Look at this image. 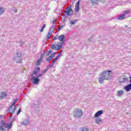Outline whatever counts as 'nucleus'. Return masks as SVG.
I'll list each match as a JSON object with an SVG mask.
<instances>
[{
	"label": "nucleus",
	"mask_w": 131,
	"mask_h": 131,
	"mask_svg": "<svg viewBox=\"0 0 131 131\" xmlns=\"http://www.w3.org/2000/svg\"><path fill=\"white\" fill-rule=\"evenodd\" d=\"M52 53H53V51H52V50L48 51L46 53V55H47V56H49V55H51V54H52Z\"/></svg>",
	"instance_id": "nucleus-28"
},
{
	"label": "nucleus",
	"mask_w": 131,
	"mask_h": 131,
	"mask_svg": "<svg viewBox=\"0 0 131 131\" xmlns=\"http://www.w3.org/2000/svg\"><path fill=\"white\" fill-rule=\"evenodd\" d=\"M0 130H5V128H4V126L3 125H0Z\"/></svg>",
	"instance_id": "nucleus-31"
},
{
	"label": "nucleus",
	"mask_w": 131,
	"mask_h": 131,
	"mask_svg": "<svg viewBox=\"0 0 131 131\" xmlns=\"http://www.w3.org/2000/svg\"><path fill=\"white\" fill-rule=\"evenodd\" d=\"M18 100H19V99H18V98H16V99H15L14 100V101H13V102L12 103V105H10V106H9V107L8 108V112H10L12 110V108H13V106H15V105H16V103H17V102H18Z\"/></svg>",
	"instance_id": "nucleus-7"
},
{
	"label": "nucleus",
	"mask_w": 131,
	"mask_h": 131,
	"mask_svg": "<svg viewBox=\"0 0 131 131\" xmlns=\"http://www.w3.org/2000/svg\"><path fill=\"white\" fill-rule=\"evenodd\" d=\"M95 121L96 123H97V124H99V123H100V122H103V120L101 119V118L98 117V118H96L95 119Z\"/></svg>",
	"instance_id": "nucleus-17"
},
{
	"label": "nucleus",
	"mask_w": 131,
	"mask_h": 131,
	"mask_svg": "<svg viewBox=\"0 0 131 131\" xmlns=\"http://www.w3.org/2000/svg\"><path fill=\"white\" fill-rule=\"evenodd\" d=\"M17 63H21V62L20 61H18V62H17Z\"/></svg>",
	"instance_id": "nucleus-53"
},
{
	"label": "nucleus",
	"mask_w": 131,
	"mask_h": 131,
	"mask_svg": "<svg viewBox=\"0 0 131 131\" xmlns=\"http://www.w3.org/2000/svg\"><path fill=\"white\" fill-rule=\"evenodd\" d=\"M29 123V120L27 119L25 120L23 122V124H24V125H27V124H28Z\"/></svg>",
	"instance_id": "nucleus-22"
},
{
	"label": "nucleus",
	"mask_w": 131,
	"mask_h": 131,
	"mask_svg": "<svg viewBox=\"0 0 131 131\" xmlns=\"http://www.w3.org/2000/svg\"><path fill=\"white\" fill-rule=\"evenodd\" d=\"M41 59H38V60H37V63H38L39 64H40V63H41Z\"/></svg>",
	"instance_id": "nucleus-39"
},
{
	"label": "nucleus",
	"mask_w": 131,
	"mask_h": 131,
	"mask_svg": "<svg viewBox=\"0 0 131 131\" xmlns=\"http://www.w3.org/2000/svg\"><path fill=\"white\" fill-rule=\"evenodd\" d=\"M15 119L14 118L12 120V121L10 122L11 124H13V123L14 122V121H15Z\"/></svg>",
	"instance_id": "nucleus-42"
},
{
	"label": "nucleus",
	"mask_w": 131,
	"mask_h": 131,
	"mask_svg": "<svg viewBox=\"0 0 131 131\" xmlns=\"http://www.w3.org/2000/svg\"><path fill=\"white\" fill-rule=\"evenodd\" d=\"M53 39L54 40L59 39V36H56L55 37H54Z\"/></svg>",
	"instance_id": "nucleus-40"
},
{
	"label": "nucleus",
	"mask_w": 131,
	"mask_h": 131,
	"mask_svg": "<svg viewBox=\"0 0 131 131\" xmlns=\"http://www.w3.org/2000/svg\"><path fill=\"white\" fill-rule=\"evenodd\" d=\"M42 59H43V54H41L40 55V60H42Z\"/></svg>",
	"instance_id": "nucleus-36"
},
{
	"label": "nucleus",
	"mask_w": 131,
	"mask_h": 131,
	"mask_svg": "<svg viewBox=\"0 0 131 131\" xmlns=\"http://www.w3.org/2000/svg\"><path fill=\"white\" fill-rule=\"evenodd\" d=\"M48 69H45V70L43 71L42 74H45V73H46L47 71H48Z\"/></svg>",
	"instance_id": "nucleus-41"
},
{
	"label": "nucleus",
	"mask_w": 131,
	"mask_h": 131,
	"mask_svg": "<svg viewBox=\"0 0 131 131\" xmlns=\"http://www.w3.org/2000/svg\"><path fill=\"white\" fill-rule=\"evenodd\" d=\"M63 27H64V26H61L58 29V31H60V30H61V29H62V28H63Z\"/></svg>",
	"instance_id": "nucleus-38"
},
{
	"label": "nucleus",
	"mask_w": 131,
	"mask_h": 131,
	"mask_svg": "<svg viewBox=\"0 0 131 131\" xmlns=\"http://www.w3.org/2000/svg\"><path fill=\"white\" fill-rule=\"evenodd\" d=\"M82 116V111L81 109L75 108L74 110V118H80Z\"/></svg>",
	"instance_id": "nucleus-2"
},
{
	"label": "nucleus",
	"mask_w": 131,
	"mask_h": 131,
	"mask_svg": "<svg viewBox=\"0 0 131 131\" xmlns=\"http://www.w3.org/2000/svg\"><path fill=\"white\" fill-rule=\"evenodd\" d=\"M19 42H20V46H23V41H22V40H19Z\"/></svg>",
	"instance_id": "nucleus-43"
},
{
	"label": "nucleus",
	"mask_w": 131,
	"mask_h": 131,
	"mask_svg": "<svg viewBox=\"0 0 131 131\" xmlns=\"http://www.w3.org/2000/svg\"><path fill=\"white\" fill-rule=\"evenodd\" d=\"M80 3V1H78V2L76 4L75 6L79 7V4Z\"/></svg>",
	"instance_id": "nucleus-35"
},
{
	"label": "nucleus",
	"mask_w": 131,
	"mask_h": 131,
	"mask_svg": "<svg viewBox=\"0 0 131 131\" xmlns=\"http://www.w3.org/2000/svg\"><path fill=\"white\" fill-rule=\"evenodd\" d=\"M61 55H62V51L56 57V58L58 59L60 57H61Z\"/></svg>",
	"instance_id": "nucleus-30"
},
{
	"label": "nucleus",
	"mask_w": 131,
	"mask_h": 131,
	"mask_svg": "<svg viewBox=\"0 0 131 131\" xmlns=\"http://www.w3.org/2000/svg\"><path fill=\"white\" fill-rule=\"evenodd\" d=\"M56 22H57V20L56 19H54L53 21V24H56Z\"/></svg>",
	"instance_id": "nucleus-45"
},
{
	"label": "nucleus",
	"mask_w": 131,
	"mask_h": 131,
	"mask_svg": "<svg viewBox=\"0 0 131 131\" xmlns=\"http://www.w3.org/2000/svg\"><path fill=\"white\" fill-rule=\"evenodd\" d=\"M111 72H112V71L108 70L101 73V76L98 79L99 83H104V80H110V79H111L112 78Z\"/></svg>",
	"instance_id": "nucleus-1"
},
{
	"label": "nucleus",
	"mask_w": 131,
	"mask_h": 131,
	"mask_svg": "<svg viewBox=\"0 0 131 131\" xmlns=\"http://www.w3.org/2000/svg\"><path fill=\"white\" fill-rule=\"evenodd\" d=\"M33 80L32 83L34 84H38L39 83V81H40V79H38L37 77H35V76H33L32 78Z\"/></svg>",
	"instance_id": "nucleus-6"
},
{
	"label": "nucleus",
	"mask_w": 131,
	"mask_h": 131,
	"mask_svg": "<svg viewBox=\"0 0 131 131\" xmlns=\"http://www.w3.org/2000/svg\"><path fill=\"white\" fill-rule=\"evenodd\" d=\"M52 36V32H49L47 36V39L48 40L50 39V37Z\"/></svg>",
	"instance_id": "nucleus-24"
},
{
	"label": "nucleus",
	"mask_w": 131,
	"mask_h": 131,
	"mask_svg": "<svg viewBox=\"0 0 131 131\" xmlns=\"http://www.w3.org/2000/svg\"><path fill=\"white\" fill-rule=\"evenodd\" d=\"M75 23H76V20H71L70 21V24H71V25H74V24H75Z\"/></svg>",
	"instance_id": "nucleus-27"
},
{
	"label": "nucleus",
	"mask_w": 131,
	"mask_h": 131,
	"mask_svg": "<svg viewBox=\"0 0 131 131\" xmlns=\"http://www.w3.org/2000/svg\"><path fill=\"white\" fill-rule=\"evenodd\" d=\"M43 74H39L36 77H37V78H39V77H41Z\"/></svg>",
	"instance_id": "nucleus-33"
},
{
	"label": "nucleus",
	"mask_w": 131,
	"mask_h": 131,
	"mask_svg": "<svg viewBox=\"0 0 131 131\" xmlns=\"http://www.w3.org/2000/svg\"><path fill=\"white\" fill-rule=\"evenodd\" d=\"M0 123L1 124V125H3V126H4V127H5V126L6 125V120H1L0 121Z\"/></svg>",
	"instance_id": "nucleus-21"
},
{
	"label": "nucleus",
	"mask_w": 131,
	"mask_h": 131,
	"mask_svg": "<svg viewBox=\"0 0 131 131\" xmlns=\"http://www.w3.org/2000/svg\"><path fill=\"white\" fill-rule=\"evenodd\" d=\"M54 63H53V62L51 63V64H50V65H49V66H48V67H47V68L49 69H50V68H52V67H53V64Z\"/></svg>",
	"instance_id": "nucleus-34"
},
{
	"label": "nucleus",
	"mask_w": 131,
	"mask_h": 131,
	"mask_svg": "<svg viewBox=\"0 0 131 131\" xmlns=\"http://www.w3.org/2000/svg\"><path fill=\"white\" fill-rule=\"evenodd\" d=\"M125 18H126V15H125V14H121L120 16L118 17V20H124Z\"/></svg>",
	"instance_id": "nucleus-16"
},
{
	"label": "nucleus",
	"mask_w": 131,
	"mask_h": 131,
	"mask_svg": "<svg viewBox=\"0 0 131 131\" xmlns=\"http://www.w3.org/2000/svg\"><path fill=\"white\" fill-rule=\"evenodd\" d=\"M40 31L41 32H42L43 31V29H42V28L41 29V30H40Z\"/></svg>",
	"instance_id": "nucleus-50"
},
{
	"label": "nucleus",
	"mask_w": 131,
	"mask_h": 131,
	"mask_svg": "<svg viewBox=\"0 0 131 131\" xmlns=\"http://www.w3.org/2000/svg\"><path fill=\"white\" fill-rule=\"evenodd\" d=\"M130 12H131V10L130 9H128V10L125 11L124 12L123 14H125V16H126V15L129 14V13H130Z\"/></svg>",
	"instance_id": "nucleus-20"
},
{
	"label": "nucleus",
	"mask_w": 131,
	"mask_h": 131,
	"mask_svg": "<svg viewBox=\"0 0 131 131\" xmlns=\"http://www.w3.org/2000/svg\"><path fill=\"white\" fill-rule=\"evenodd\" d=\"M12 125H13V124H11V123L9 122V123L5 124V126H4V127L8 128V130H10V129H11V128H12Z\"/></svg>",
	"instance_id": "nucleus-15"
},
{
	"label": "nucleus",
	"mask_w": 131,
	"mask_h": 131,
	"mask_svg": "<svg viewBox=\"0 0 131 131\" xmlns=\"http://www.w3.org/2000/svg\"><path fill=\"white\" fill-rule=\"evenodd\" d=\"M45 28H46V24H44L42 27V29H45Z\"/></svg>",
	"instance_id": "nucleus-46"
},
{
	"label": "nucleus",
	"mask_w": 131,
	"mask_h": 131,
	"mask_svg": "<svg viewBox=\"0 0 131 131\" xmlns=\"http://www.w3.org/2000/svg\"><path fill=\"white\" fill-rule=\"evenodd\" d=\"M7 96H8V94L6 93V92H1L0 95V100H3V99H5V98H6Z\"/></svg>",
	"instance_id": "nucleus-9"
},
{
	"label": "nucleus",
	"mask_w": 131,
	"mask_h": 131,
	"mask_svg": "<svg viewBox=\"0 0 131 131\" xmlns=\"http://www.w3.org/2000/svg\"><path fill=\"white\" fill-rule=\"evenodd\" d=\"M3 118H4V116L2 115H0V120L3 119Z\"/></svg>",
	"instance_id": "nucleus-47"
},
{
	"label": "nucleus",
	"mask_w": 131,
	"mask_h": 131,
	"mask_svg": "<svg viewBox=\"0 0 131 131\" xmlns=\"http://www.w3.org/2000/svg\"><path fill=\"white\" fill-rule=\"evenodd\" d=\"M58 59L55 57L52 61V64H55Z\"/></svg>",
	"instance_id": "nucleus-32"
},
{
	"label": "nucleus",
	"mask_w": 131,
	"mask_h": 131,
	"mask_svg": "<svg viewBox=\"0 0 131 131\" xmlns=\"http://www.w3.org/2000/svg\"><path fill=\"white\" fill-rule=\"evenodd\" d=\"M75 11L76 12H78V11H79V6H75Z\"/></svg>",
	"instance_id": "nucleus-29"
},
{
	"label": "nucleus",
	"mask_w": 131,
	"mask_h": 131,
	"mask_svg": "<svg viewBox=\"0 0 131 131\" xmlns=\"http://www.w3.org/2000/svg\"><path fill=\"white\" fill-rule=\"evenodd\" d=\"M58 40L61 41L59 43H62L63 46L64 43L66 41V37H65V35H64L63 34L60 35L58 36Z\"/></svg>",
	"instance_id": "nucleus-5"
},
{
	"label": "nucleus",
	"mask_w": 131,
	"mask_h": 131,
	"mask_svg": "<svg viewBox=\"0 0 131 131\" xmlns=\"http://www.w3.org/2000/svg\"><path fill=\"white\" fill-rule=\"evenodd\" d=\"M124 90L126 91V92H129L131 90V83L126 85L125 87H124Z\"/></svg>",
	"instance_id": "nucleus-14"
},
{
	"label": "nucleus",
	"mask_w": 131,
	"mask_h": 131,
	"mask_svg": "<svg viewBox=\"0 0 131 131\" xmlns=\"http://www.w3.org/2000/svg\"><path fill=\"white\" fill-rule=\"evenodd\" d=\"M11 11H12L13 13H17L18 9L15 8H13L11 9Z\"/></svg>",
	"instance_id": "nucleus-26"
},
{
	"label": "nucleus",
	"mask_w": 131,
	"mask_h": 131,
	"mask_svg": "<svg viewBox=\"0 0 131 131\" xmlns=\"http://www.w3.org/2000/svg\"><path fill=\"white\" fill-rule=\"evenodd\" d=\"M40 71V68L39 67L36 68L34 70V71L33 72V74H34V75H37L38 74V72Z\"/></svg>",
	"instance_id": "nucleus-12"
},
{
	"label": "nucleus",
	"mask_w": 131,
	"mask_h": 131,
	"mask_svg": "<svg viewBox=\"0 0 131 131\" xmlns=\"http://www.w3.org/2000/svg\"><path fill=\"white\" fill-rule=\"evenodd\" d=\"M72 6V5H70L68 8H67V11H64V13L68 16H71V15L73 14V10L71 9Z\"/></svg>",
	"instance_id": "nucleus-4"
},
{
	"label": "nucleus",
	"mask_w": 131,
	"mask_h": 131,
	"mask_svg": "<svg viewBox=\"0 0 131 131\" xmlns=\"http://www.w3.org/2000/svg\"><path fill=\"white\" fill-rule=\"evenodd\" d=\"M30 106L31 108H39V105H38V104H35V102H31L30 104Z\"/></svg>",
	"instance_id": "nucleus-10"
},
{
	"label": "nucleus",
	"mask_w": 131,
	"mask_h": 131,
	"mask_svg": "<svg viewBox=\"0 0 131 131\" xmlns=\"http://www.w3.org/2000/svg\"><path fill=\"white\" fill-rule=\"evenodd\" d=\"M124 94V92L122 90H119L118 91V97H121V96L123 95Z\"/></svg>",
	"instance_id": "nucleus-18"
},
{
	"label": "nucleus",
	"mask_w": 131,
	"mask_h": 131,
	"mask_svg": "<svg viewBox=\"0 0 131 131\" xmlns=\"http://www.w3.org/2000/svg\"><path fill=\"white\" fill-rule=\"evenodd\" d=\"M13 117V114H10V118H12V117Z\"/></svg>",
	"instance_id": "nucleus-49"
},
{
	"label": "nucleus",
	"mask_w": 131,
	"mask_h": 131,
	"mask_svg": "<svg viewBox=\"0 0 131 131\" xmlns=\"http://www.w3.org/2000/svg\"><path fill=\"white\" fill-rule=\"evenodd\" d=\"M55 26H53L52 27H51L50 28V31H49V32H51V33H52V32H54V31H55Z\"/></svg>",
	"instance_id": "nucleus-25"
},
{
	"label": "nucleus",
	"mask_w": 131,
	"mask_h": 131,
	"mask_svg": "<svg viewBox=\"0 0 131 131\" xmlns=\"http://www.w3.org/2000/svg\"><path fill=\"white\" fill-rule=\"evenodd\" d=\"M56 55H57V53L56 52H54L53 53H52V54L50 56L48 57L47 58H46V61L48 62L49 61H51V59H53V58H54V56H56Z\"/></svg>",
	"instance_id": "nucleus-11"
},
{
	"label": "nucleus",
	"mask_w": 131,
	"mask_h": 131,
	"mask_svg": "<svg viewBox=\"0 0 131 131\" xmlns=\"http://www.w3.org/2000/svg\"><path fill=\"white\" fill-rule=\"evenodd\" d=\"M127 81H128L127 78H123L121 80L120 82H121L122 83H125V82H127Z\"/></svg>",
	"instance_id": "nucleus-19"
},
{
	"label": "nucleus",
	"mask_w": 131,
	"mask_h": 131,
	"mask_svg": "<svg viewBox=\"0 0 131 131\" xmlns=\"http://www.w3.org/2000/svg\"><path fill=\"white\" fill-rule=\"evenodd\" d=\"M4 12H5V10H4V7H0V15L4 14Z\"/></svg>",
	"instance_id": "nucleus-23"
},
{
	"label": "nucleus",
	"mask_w": 131,
	"mask_h": 131,
	"mask_svg": "<svg viewBox=\"0 0 131 131\" xmlns=\"http://www.w3.org/2000/svg\"><path fill=\"white\" fill-rule=\"evenodd\" d=\"M91 39H92V38H89V41H92V40H91Z\"/></svg>",
	"instance_id": "nucleus-51"
},
{
	"label": "nucleus",
	"mask_w": 131,
	"mask_h": 131,
	"mask_svg": "<svg viewBox=\"0 0 131 131\" xmlns=\"http://www.w3.org/2000/svg\"><path fill=\"white\" fill-rule=\"evenodd\" d=\"M20 112H21V108H20L17 112V115H19L20 114Z\"/></svg>",
	"instance_id": "nucleus-37"
},
{
	"label": "nucleus",
	"mask_w": 131,
	"mask_h": 131,
	"mask_svg": "<svg viewBox=\"0 0 131 131\" xmlns=\"http://www.w3.org/2000/svg\"><path fill=\"white\" fill-rule=\"evenodd\" d=\"M63 47L62 43H60V45H51V49L52 50H56V51H59V50H61L62 47Z\"/></svg>",
	"instance_id": "nucleus-3"
},
{
	"label": "nucleus",
	"mask_w": 131,
	"mask_h": 131,
	"mask_svg": "<svg viewBox=\"0 0 131 131\" xmlns=\"http://www.w3.org/2000/svg\"><path fill=\"white\" fill-rule=\"evenodd\" d=\"M17 106H19V104H17L15 106V107L13 108V111H15L16 109H17Z\"/></svg>",
	"instance_id": "nucleus-44"
},
{
	"label": "nucleus",
	"mask_w": 131,
	"mask_h": 131,
	"mask_svg": "<svg viewBox=\"0 0 131 131\" xmlns=\"http://www.w3.org/2000/svg\"><path fill=\"white\" fill-rule=\"evenodd\" d=\"M14 113H15V111H13V110L11 113V114H14Z\"/></svg>",
	"instance_id": "nucleus-48"
},
{
	"label": "nucleus",
	"mask_w": 131,
	"mask_h": 131,
	"mask_svg": "<svg viewBox=\"0 0 131 131\" xmlns=\"http://www.w3.org/2000/svg\"><path fill=\"white\" fill-rule=\"evenodd\" d=\"M102 113H103V111L102 110L99 111L95 113V114L94 115V117L96 118H98L99 116H100L101 115H102Z\"/></svg>",
	"instance_id": "nucleus-13"
},
{
	"label": "nucleus",
	"mask_w": 131,
	"mask_h": 131,
	"mask_svg": "<svg viewBox=\"0 0 131 131\" xmlns=\"http://www.w3.org/2000/svg\"><path fill=\"white\" fill-rule=\"evenodd\" d=\"M130 83H131V77H130Z\"/></svg>",
	"instance_id": "nucleus-52"
},
{
	"label": "nucleus",
	"mask_w": 131,
	"mask_h": 131,
	"mask_svg": "<svg viewBox=\"0 0 131 131\" xmlns=\"http://www.w3.org/2000/svg\"><path fill=\"white\" fill-rule=\"evenodd\" d=\"M16 55L17 56L15 57V60H19V61H22V54H21V53L16 52Z\"/></svg>",
	"instance_id": "nucleus-8"
}]
</instances>
